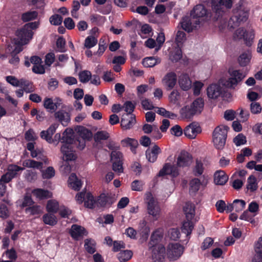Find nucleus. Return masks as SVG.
<instances>
[{
    "mask_svg": "<svg viewBox=\"0 0 262 262\" xmlns=\"http://www.w3.org/2000/svg\"><path fill=\"white\" fill-rule=\"evenodd\" d=\"M36 27V23H30L17 30L16 32L17 38L14 39L15 44L19 45L27 44L32 37V30Z\"/></svg>",
    "mask_w": 262,
    "mask_h": 262,
    "instance_id": "obj_1",
    "label": "nucleus"
},
{
    "mask_svg": "<svg viewBox=\"0 0 262 262\" xmlns=\"http://www.w3.org/2000/svg\"><path fill=\"white\" fill-rule=\"evenodd\" d=\"M211 4L214 18L216 20L223 18L233 4L231 0H211Z\"/></svg>",
    "mask_w": 262,
    "mask_h": 262,
    "instance_id": "obj_2",
    "label": "nucleus"
},
{
    "mask_svg": "<svg viewBox=\"0 0 262 262\" xmlns=\"http://www.w3.org/2000/svg\"><path fill=\"white\" fill-rule=\"evenodd\" d=\"M233 15L228 22L229 29H233L239 26L242 23L246 21L248 17V12L240 5L233 10Z\"/></svg>",
    "mask_w": 262,
    "mask_h": 262,
    "instance_id": "obj_3",
    "label": "nucleus"
},
{
    "mask_svg": "<svg viewBox=\"0 0 262 262\" xmlns=\"http://www.w3.org/2000/svg\"><path fill=\"white\" fill-rule=\"evenodd\" d=\"M229 127L225 125H219L215 128L212 133V142L215 148L223 149L226 141Z\"/></svg>",
    "mask_w": 262,
    "mask_h": 262,
    "instance_id": "obj_4",
    "label": "nucleus"
},
{
    "mask_svg": "<svg viewBox=\"0 0 262 262\" xmlns=\"http://www.w3.org/2000/svg\"><path fill=\"white\" fill-rule=\"evenodd\" d=\"M145 202L147 204V210L149 214L157 219L160 215V208L157 201L152 196L150 192L145 194Z\"/></svg>",
    "mask_w": 262,
    "mask_h": 262,
    "instance_id": "obj_5",
    "label": "nucleus"
},
{
    "mask_svg": "<svg viewBox=\"0 0 262 262\" xmlns=\"http://www.w3.org/2000/svg\"><path fill=\"white\" fill-rule=\"evenodd\" d=\"M184 247L178 243L169 244L166 249V254L170 261H174L179 259L182 255Z\"/></svg>",
    "mask_w": 262,
    "mask_h": 262,
    "instance_id": "obj_6",
    "label": "nucleus"
},
{
    "mask_svg": "<svg viewBox=\"0 0 262 262\" xmlns=\"http://www.w3.org/2000/svg\"><path fill=\"white\" fill-rule=\"evenodd\" d=\"M111 160L113 162V170L120 174L123 172V162H122V154L118 150L112 151L111 155Z\"/></svg>",
    "mask_w": 262,
    "mask_h": 262,
    "instance_id": "obj_7",
    "label": "nucleus"
},
{
    "mask_svg": "<svg viewBox=\"0 0 262 262\" xmlns=\"http://www.w3.org/2000/svg\"><path fill=\"white\" fill-rule=\"evenodd\" d=\"M230 78L226 81V85L228 88H234L245 77L239 70L229 69Z\"/></svg>",
    "mask_w": 262,
    "mask_h": 262,
    "instance_id": "obj_8",
    "label": "nucleus"
},
{
    "mask_svg": "<svg viewBox=\"0 0 262 262\" xmlns=\"http://www.w3.org/2000/svg\"><path fill=\"white\" fill-rule=\"evenodd\" d=\"M192 162V157L187 151H181L177 159L176 166L180 168L189 167Z\"/></svg>",
    "mask_w": 262,
    "mask_h": 262,
    "instance_id": "obj_9",
    "label": "nucleus"
},
{
    "mask_svg": "<svg viewBox=\"0 0 262 262\" xmlns=\"http://www.w3.org/2000/svg\"><path fill=\"white\" fill-rule=\"evenodd\" d=\"M177 78L175 73H167L162 78L161 82L167 91L171 90L175 86Z\"/></svg>",
    "mask_w": 262,
    "mask_h": 262,
    "instance_id": "obj_10",
    "label": "nucleus"
},
{
    "mask_svg": "<svg viewBox=\"0 0 262 262\" xmlns=\"http://www.w3.org/2000/svg\"><path fill=\"white\" fill-rule=\"evenodd\" d=\"M201 132V127L195 122L189 124L184 129V135L189 139H194Z\"/></svg>",
    "mask_w": 262,
    "mask_h": 262,
    "instance_id": "obj_11",
    "label": "nucleus"
},
{
    "mask_svg": "<svg viewBox=\"0 0 262 262\" xmlns=\"http://www.w3.org/2000/svg\"><path fill=\"white\" fill-rule=\"evenodd\" d=\"M135 115L133 114L126 113L122 116L121 126L123 129H129L136 124Z\"/></svg>",
    "mask_w": 262,
    "mask_h": 262,
    "instance_id": "obj_12",
    "label": "nucleus"
},
{
    "mask_svg": "<svg viewBox=\"0 0 262 262\" xmlns=\"http://www.w3.org/2000/svg\"><path fill=\"white\" fill-rule=\"evenodd\" d=\"M62 104V100L56 98L54 100L50 98H46L43 101V106L50 113H53Z\"/></svg>",
    "mask_w": 262,
    "mask_h": 262,
    "instance_id": "obj_13",
    "label": "nucleus"
},
{
    "mask_svg": "<svg viewBox=\"0 0 262 262\" xmlns=\"http://www.w3.org/2000/svg\"><path fill=\"white\" fill-rule=\"evenodd\" d=\"M116 197L115 194H101L97 200V204L100 207H110L116 201Z\"/></svg>",
    "mask_w": 262,
    "mask_h": 262,
    "instance_id": "obj_14",
    "label": "nucleus"
},
{
    "mask_svg": "<svg viewBox=\"0 0 262 262\" xmlns=\"http://www.w3.org/2000/svg\"><path fill=\"white\" fill-rule=\"evenodd\" d=\"M179 172L178 167L176 166L172 165L170 163H166L163 166L158 174L159 177H162L165 175H171L176 177L179 175Z\"/></svg>",
    "mask_w": 262,
    "mask_h": 262,
    "instance_id": "obj_15",
    "label": "nucleus"
},
{
    "mask_svg": "<svg viewBox=\"0 0 262 262\" xmlns=\"http://www.w3.org/2000/svg\"><path fill=\"white\" fill-rule=\"evenodd\" d=\"M222 94V88L220 84H212L207 89V95L210 99H217Z\"/></svg>",
    "mask_w": 262,
    "mask_h": 262,
    "instance_id": "obj_16",
    "label": "nucleus"
},
{
    "mask_svg": "<svg viewBox=\"0 0 262 262\" xmlns=\"http://www.w3.org/2000/svg\"><path fill=\"white\" fill-rule=\"evenodd\" d=\"M165 248L160 245L152 251V258L154 262H163L165 258Z\"/></svg>",
    "mask_w": 262,
    "mask_h": 262,
    "instance_id": "obj_17",
    "label": "nucleus"
},
{
    "mask_svg": "<svg viewBox=\"0 0 262 262\" xmlns=\"http://www.w3.org/2000/svg\"><path fill=\"white\" fill-rule=\"evenodd\" d=\"M88 233L84 228L81 226L74 224L71 227L70 234L76 240H78L79 237L84 235H87Z\"/></svg>",
    "mask_w": 262,
    "mask_h": 262,
    "instance_id": "obj_18",
    "label": "nucleus"
},
{
    "mask_svg": "<svg viewBox=\"0 0 262 262\" xmlns=\"http://www.w3.org/2000/svg\"><path fill=\"white\" fill-rule=\"evenodd\" d=\"M58 127V124H52L47 130H42L40 133V137L42 139L45 140L49 143L54 142L52 138L53 135L55 133L56 128Z\"/></svg>",
    "mask_w": 262,
    "mask_h": 262,
    "instance_id": "obj_19",
    "label": "nucleus"
},
{
    "mask_svg": "<svg viewBox=\"0 0 262 262\" xmlns=\"http://www.w3.org/2000/svg\"><path fill=\"white\" fill-rule=\"evenodd\" d=\"M60 150L63 154V160L64 162L74 161L76 159V156L73 152L72 147L67 145H63Z\"/></svg>",
    "mask_w": 262,
    "mask_h": 262,
    "instance_id": "obj_20",
    "label": "nucleus"
},
{
    "mask_svg": "<svg viewBox=\"0 0 262 262\" xmlns=\"http://www.w3.org/2000/svg\"><path fill=\"white\" fill-rule=\"evenodd\" d=\"M54 117L61 124L66 126L70 121V114L63 111L60 110L55 113Z\"/></svg>",
    "mask_w": 262,
    "mask_h": 262,
    "instance_id": "obj_21",
    "label": "nucleus"
},
{
    "mask_svg": "<svg viewBox=\"0 0 262 262\" xmlns=\"http://www.w3.org/2000/svg\"><path fill=\"white\" fill-rule=\"evenodd\" d=\"M179 84L183 91L189 90L192 86V82L188 74H183L179 77Z\"/></svg>",
    "mask_w": 262,
    "mask_h": 262,
    "instance_id": "obj_22",
    "label": "nucleus"
},
{
    "mask_svg": "<svg viewBox=\"0 0 262 262\" xmlns=\"http://www.w3.org/2000/svg\"><path fill=\"white\" fill-rule=\"evenodd\" d=\"M73 130L71 128H67L62 134V137L61 138L62 142L64 144L63 145H67L70 147L74 141Z\"/></svg>",
    "mask_w": 262,
    "mask_h": 262,
    "instance_id": "obj_23",
    "label": "nucleus"
},
{
    "mask_svg": "<svg viewBox=\"0 0 262 262\" xmlns=\"http://www.w3.org/2000/svg\"><path fill=\"white\" fill-rule=\"evenodd\" d=\"M207 14V11L203 5L195 6L190 13L191 16L193 18L203 17Z\"/></svg>",
    "mask_w": 262,
    "mask_h": 262,
    "instance_id": "obj_24",
    "label": "nucleus"
},
{
    "mask_svg": "<svg viewBox=\"0 0 262 262\" xmlns=\"http://www.w3.org/2000/svg\"><path fill=\"white\" fill-rule=\"evenodd\" d=\"M228 180V176L223 170L217 171L214 174V182L216 185H223L226 184Z\"/></svg>",
    "mask_w": 262,
    "mask_h": 262,
    "instance_id": "obj_25",
    "label": "nucleus"
},
{
    "mask_svg": "<svg viewBox=\"0 0 262 262\" xmlns=\"http://www.w3.org/2000/svg\"><path fill=\"white\" fill-rule=\"evenodd\" d=\"M186 220H192L195 215V206L193 204L187 202L183 207Z\"/></svg>",
    "mask_w": 262,
    "mask_h": 262,
    "instance_id": "obj_26",
    "label": "nucleus"
},
{
    "mask_svg": "<svg viewBox=\"0 0 262 262\" xmlns=\"http://www.w3.org/2000/svg\"><path fill=\"white\" fill-rule=\"evenodd\" d=\"M181 27L186 31L188 32H191L197 25H199L200 21L199 20L195 21V25L192 24V20L188 17L184 18L181 22Z\"/></svg>",
    "mask_w": 262,
    "mask_h": 262,
    "instance_id": "obj_27",
    "label": "nucleus"
},
{
    "mask_svg": "<svg viewBox=\"0 0 262 262\" xmlns=\"http://www.w3.org/2000/svg\"><path fill=\"white\" fill-rule=\"evenodd\" d=\"M255 255L252 262H262V237L259 238L255 246Z\"/></svg>",
    "mask_w": 262,
    "mask_h": 262,
    "instance_id": "obj_28",
    "label": "nucleus"
},
{
    "mask_svg": "<svg viewBox=\"0 0 262 262\" xmlns=\"http://www.w3.org/2000/svg\"><path fill=\"white\" fill-rule=\"evenodd\" d=\"M190 105L196 115L200 114L204 108V100L202 98H198L192 102Z\"/></svg>",
    "mask_w": 262,
    "mask_h": 262,
    "instance_id": "obj_29",
    "label": "nucleus"
},
{
    "mask_svg": "<svg viewBox=\"0 0 262 262\" xmlns=\"http://www.w3.org/2000/svg\"><path fill=\"white\" fill-rule=\"evenodd\" d=\"M68 182L70 186L75 190H79L81 187V181L78 180L74 173L70 175L69 178Z\"/></svg>",
    "mask_w": 262,
    "mask_h": 262,
    "instance_id": "obj_30",
    "label": "nucleus"
},
{
    "mask_svg": "<svg viewBox=\"0 0 262 262\" xmlns=\"http://www.w3.org/2000/svg\"><path fill=\"white\" fill-rule=\"evenodd\" d=\"M32 193L34 195L40 200L51 198L52 195V193L49 190L40 188L34 190L32 191Z\"/></svg>",
    "mask_w": 262,
    "mask_h": 262,
    "instance_id": "obj_31",
    "label": "nucleus"
},
{
    "mask_svg": "<svg viewBox=\"0 0 262 262\" xmlns=\"http://www.w3.org/2000/svg\"><path fill=\"white\" fill-rule=\"evenodd\" d=\"M42 219L43 222L46 225L54 226L57 223V219L52 213H46Z\"/></svg>",
    "mask_w": 262,
    "mask_h": 262,
    "instance_id": "obj_32",
    "label": "nucleus"
},
{
    "mask_svg": "<svg viewBox=\"0 0 262 262\" xmlns=\"http://www.w3.org/2000/svg\"><path fill=\"white\" fill-rule=\"evenodd\" d=\"M180 113L182 117L186 119H190L196 115L190 105L183 107L180 110Z\"/></svg>",
    "mask_w": 262,
    "mask_h": 262,
    "instance_id": "obj_33",
    "label": "nucleus"
},
{
    "mask_svg": "<svg viewBox=\"0 0 262 262\" xmlns=\"http://www.w3.org/2000/svg\"><path fill=\"white\" fill-rule=\"evenodd\" d=\"M19 86L27 93H32L35 90L32 82L23 78L20 79V85Z\"/></svg>",
    "mask_w": 262,
    "mask_h": 262,
    "instance_id": "obj_34",
    "label": "nucleus"
},
{
    "mask_svg": "<svg viewBox=\"0 0 262 262\" xmlns=\"http://www.w3.org/2000/svg\"><path fill=\"white\" fill-rule=\"evenodd\" d=\"M77 133L84 141L85 140H90L93 136L92 132L83 126H79L77 128Z\"/></svg>",
    "mask_w": 262,
    "mask_h": 262,
    "instance_id": "obj_35",
    "label": "nucleus"
},
{
    "mask_svg": "<svg viewBox=\"0 0 262 262\" xmlns=\"http://www.w3.org/2000/svg\"><path fill=\"white\" fill-rule=\"evenodd\" d=\"M96 242L92 238L84 240V247L85 250L90 254H93L96 251Z\"/></svg>",
    "mask_w": 262,
    "mask_h": 262,
    "instance_id": "obj_36",
    "label": "nucleus"
},
{
    "mask_svg": "<svg viewBox=\"0 0 262 262\" xmlns=\"http://www.w3.org/2000/svg\"><path fill=\"white\" fill-rule=\"evenodd\" d=\"M46 208L48 212L55 213L59 209V204L56 200H51L48 201Z\"/></svg>",
    "mask_w": 262,
    "mask_h": 262,
    "instance_id": "obj_37",
    "label": "nucleus"
},
{
    "mask_svg": "<svg viewBox=\"0 0 262 262\" xmlns=\"http://www.w3.org/2000/svg\"><path fill=\"white\" fill-rule=\"evenodd\" d=\"M24 168L19 167L16 165H10L8 167V170L6 172L9 176L12 179L15 177L17 172L20 170H23Z\"/></svg>",
    "mask_w": 262,
    "mask_h": 262,
    "instance_id": "obj_38",
    "label": "nucleus"
},
{
    "mask_svg": "<svg viewBox=\"0 0 262 262\" xmlns=\"http://www.w3.org/2000/svg\"><path fill=\"white\" fill-rule=\"evenodd\" d=\"M193 229V224L191 220H187L185 221L182 227V231L186 234L187 236L189 235Z\"/></svg>",
    "mask_w": 262,
    "mask_h": 262,
    "instance_id": "obj_39",
    "label": "nucleus"
},
{
    "mask_svg": "<svg viewBox=\"0 0 262 262\" xmlns=\"http://www.w3.org/2000/svg\"><path fill=\"white\" fill-rule=\"evenodd\" d=\"M38 12L36 11H28L21 15V19L24 22H27L37 18Z\"/></svg>",
    "mask_w": 262,
    "mask_h": 262,
    "instance_id": "obj_40",
    "label": "nucleus"
},
{
    "mask_svg": "<svg viewBox=\"0 0 262 262\" xmlns=\"http://www.w3.org/2000/svg\"><path fill=\"white\" fill-rule=\"evenodd\" d=\"M133 255V253L130 250H124L120 251L117 257L120 262H125L128 260Z\"/></svg>",
    "mask_w": 262,
    "mask_h": 262,
    "instance_id": "obj_41",
    "label": "nucleus"
},
{
    "mask_svg": "<svg viewBox=\"0 0 262 262\" xmlns=\"http://www.w3.org/2000/svg\"><path fill=\"white\" fill-rule=\"evenodd\" d=\"M251 55L249 53H244L238 57V62L241 66H246L250 62Z\"/></svg>",
    "mask_w": 262,
    "mask_h": 262,
    "instance_id": "obj_42",
    "label": "nucleus"
},
{
    "mask_svg": "<svg viewBox=\"0 0 262 262\" xmlns=\"http://www.w3.org/2000/svg\"><path fill=\"white\" fill-rule=\"evenodd\" d=\"M203 163L199 160H196L195 164L193 169V172L194 176H201L204 172Z\"/></svg>",
    "mask_w": 262,
    "mask_h": 262,
    "instance_id": "obj_43",
    "label": "nucleus"
},
{
    "mask_svg": "<svg viewBox=\"0 0 262 262\" xmlns=\"http://www.w3.org/2000/svg\"><path fill=\"white\" fill-rule=\"evenodd\" d=\"M157 113L163 117H167L170 119H174L177 117L176 114L166 110L165 108L163 107H157Z\"/></svg>",
    "mask_w": 262,
    "mask_h": 262,
    "instance_id": "obj_44",
    "label": "nucleus"
},
{
    "mask_svg": "<svg viewBox=\"0 0 262 262\" xmlns=\"http://www.w3.org/2000/svg\"><path fill=\"white\" fill-rule=\"evenodd\" d=\"M186 40V34L183 31H178L177 32L175 42H176L178 47H180L184 43Z\"/></svg>",
    "mask_w": 262,
    "mask_h": 262,
    "instance_id": "obj_45",
    "label": "nucleus"
},
{
    "mask_svg": "<svg viewBox=\"0 0 262 262\" xmlns=\"http://www.w3.org/2000/svg\"><path fill=\"white\" fill-rule=\"evenodd\" d=\"M121 142L123 144L130 146L132 151H135L138 145L137 140L130 138H127L122 140Z\"/></svg>",
    "mask_w": 262,
    "mask_h": 262,
    "instance_id": "obj_46",
    "label": "nucleus"
},
{
    "mask_svg": "<svg viewBox=\"0 0 262 262\" xmlns=\"http://www.w3.org/2000/svg\"><path fill=\"white\" fill-rule=\"evenodd\" d=\"M189 185L190 191L195 193L200 189L201 185L200 180L198 178L193 179L190 181Z\"/></svg>",
    "mask_w": 262,
    "mask_h": 262,
    "instance_id": "obj_47",
    "label": "nucleus"
},
{
    "mask_svg": "<svg viewBox=\"0 0 262 262\" xmlns=\"http://www.w3.org/2000/svg\"><path fill=\"white\" fill-rule=\"evenodd\" d=\"M256 180L254 176L251 175L248 179V184L247 188L251 191H254L257 188Z\"/></svg>",
    "mask_w": 262,
    "mask_h": 262,
    "instance_id": "obj_48",
    "label": "nucleus"
},
{
    "mask_svg": "<svg viewBox=\"0 0 262 262\" xmlns=\"http://www.w3.org/2000/svg\"><path fill=\"white\" fill-rule=\"evenodd\" d=\"M158 63V59L154 57L145 58L142 61L143 65L147 68L153 67Z\"/></svg>",
    "mask_w": 262,
    "mask_h": 262,
    "instance_id": "obj_49",
    "label": "nucleus"
},
{
    "mask_svg": "<svg viewBox=\"0 0 262 262\" xmlns=\"http://www.w3.org/2000/svg\"><path fill=\"white\" fill-rule=\"evenodd\" d=\"M246 202L243 200L236 199L233 201L234 209L236 212L242 211L245 207Z\"/></svg>",
    "mask_w": 262,
    "mask_h": 262,
    "instance_id": "obj_50",
    "label": "nucleus"
},
{
    "mask_svg": "<svg viewBox=\"0 0 262 262\" xmlns=\"http://www.w3.org/2000/svg\"><path fill=\"white\" fill-rule=\"evenodd\" d=\"M26 212L31 215H38L42 213V208L40 206L35 205L27 208Z\"/></svg>",
    "mask_w": 262,
    "mask_h": 262,
    "instance_id": "obj_51",
    "label": "nucleus"
},
{
    "mask_svg": "<svg viewBox=\"0 0 262 262\" xmlns=\"http://www.w3.org/2000/svg\"><path fill=\"white\" fill-rule=\"evenodd\" d=\"M95 203V201L93 195L90 193H86L84 200V206L91 209L94 207Z\"/></svg>",
    "mask_w": 262,
    "mask_h": 262,
    "instance_id": "obj_52",
    "label": "nucleus"
},
{
    "mask_svg": "<svg viewBox=\"0 0 262 262\" xmlns=\"http://www.w3.org/2000/svg\"><path fill=\"white\" fill-rule=\"evenodd\" d=\"M91 77V73L89 71H83L79 74V80L82 83H86L88 82Z\"/></svg>",
    "mask_w": 262,
    "mask_h": 262,
    "instance_id": "obj_53",
    "label": "nucleus"
},
{
    "mask_svg": "<svg viewBox=\"0 0 262 262\" xmlns=\"http://www.w3.org/2000/svg\"><path fill=\"white\" fill-rule=\"evenodd\" d=\"M233 142L237 146H241L246 143V137L242 134H239L233 139Z\"/></svg>",
    "mask_w": 262,
    "mask_h": 262,
    "instance_id": "obj_54",
    "label": "nucleus"
},
{
    "mask_svg": "<svg viewBox=\"0 0 262 262\" xmlns=\"http://www.w3.org/2000/svg\"><path fill=\"white\" fill-rule=\"evenodd\" d=\"M108 133L105 131H99L94 135V140L96 142H98L100 140H106L108 138Z\"/></svg>",
    "mask_w": 262,
    "mask_h": 262,
    "instance_id": "obj_55",
    "label": "nucleus"
},
{
    "mask_svg": "<svg viewBox=\"0 0 262 262\" xmlns=\"http://www.w3.org/2000/svg\"><path fill=\"white\" fill-rule=\"evenodd\" d=\"M97 43V39L94 36H88L86 38L84 46L86 48L90 49L94 47Z\"/></svg>",
    "mask_w": 262,
    "mask_h": 262,
    "instance_id": "obj_56",
    "label": "nucleus"
},
{
    "mask_svg": "<svg viewBox=\"0 0 262 262\" xmlns=\"http://www.w3.org/2000/svg\"><path fill=\"white\" fill-rule=\"evenodd\" d=\"M168 235L171 239L176 241L179 238L180 232L178 228H171L168 230Z\"/></svg>",
    "mask_w": 262,
    "mask_h": 262,
    "instance_id": "obj_57",
    "label": "nucleus"
},
{
    "mask_svg": "<svg viewBox=\"0 0 262 262\" xmlns=\"http://www.w3.org/2000/svg\"><path fill=\"white\" fill-rule=\"evenodd\" d=\"M234 35L237 39L243 38L247 40L248 32L243 28H239L236 30Z\"/></svg>",
    "mask_w": 262,
    "mask_h": 262,
    "instance_id": "obj_58",
    "label": "nucleus"
},
{
    "mask_svg": "<svg viewBox=\"0 0 262 262\" xmlns=\"http://www.w3.org/2000/svg\"><path fill=\"white\" fill-rule=\"evenodd\" d=\"M25 178L29 182H32L35 181L37 178L36 171L32 170H28L25 173Z\"/></svg>",
    "mask_w": 262,
    "mask_h": 262,
    "instance_id": "obj_59",
    "label": "nucleus"
},
{
    "mask_svg": "<svg viewBox=\"0 0 262 262\" xmlns=\"http://www.w3.org/2000/svg\"><path fill=\"white\" fill-rule=\"evenodd\" d=\"M55 175V170L53 167H49L47 169L42 171V176L43 179H51Z\"/></svg>",
    "mask_w": 262,
    "mask_h": 262,
    "instance_id": "obj_60",
    "label": "nucleus"
},
{
    "mask_svg": "<svg viewBox=\"0 0 262 262\" xmlns=\"http://www.w3.org/2000/svg\"><path fill=\"white\" fill-rule=\"evenodd\" d=\"M65 45L66 40L63 37H60L57 39L56 46L59 52H64L66 51Z\"/></svg>",
    "mask_w": 262,
    "mask_h": 262,
    "instance_id": "obj_61",
    "label": "nucleus"
},
{
    "mask_svg": "<svg viewBox=\"0 0 262 262\" xmlns=\"http://www.w3.org/2000/svg\"><path fill=\"white\" fill-rule=\"evenodd\" d=\"M250 111L253 114H259L261 111L260 104L257 102H252L250 104Z\"/></svg>",
    "mask_w": 262,
    "mask_h": 262,
    "instance_id": "obj_62",
    "label": "nucleus"
},
{
    "mask_svg": "<svg viewBox=\"0 0 262 262\" xmlns=\"http://www.w3.org/2000/svg\"><path fill=\"white\" fill-rule=\"evenodd\" d=\"M144 183L141 181L135 180L132 183V189L134 191H140L143 190Z\"/></svg>",
    "mask_w": 262,
    "mask_h": 262,
    "instance_id": "obj_63",
    "label": "nucleus"
},
{
    "mask_svg": "<svg viewBox=\"0 0 262 262\" xmlns=\"http://www.w3.org/2000/svg\"><path fill=\"white\" fill-rule=\"evenodd\" d=\"M50 21L51 24L58 26L61 24L62 17L58 14H54L50 17Z\"/></svg>",
    "mask_w": 262,
    "mask_h": 262,
    "instance_id": "obj_64",
    "label": "nucleus"
}]
</instances>
